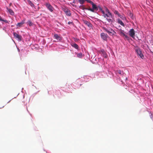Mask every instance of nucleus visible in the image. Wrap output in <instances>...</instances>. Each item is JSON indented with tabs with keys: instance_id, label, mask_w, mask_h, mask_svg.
I'll return each instance as SVG.
<instances>
[{
	"instance_id": "nucleus-1",
	"label": "nucleus",
	"mask_w": 153,
	"mask_h": 153,
	"mask_svg": "<svg viewBox=\"0 0 153 153\" xmlns=\"http://www.w3.org/2000/svg\"><path fill=\"white\" fill-rule=\"evenodd\" d=\"M104 29L110 35H115L116 34V32L115 31H114L112 29L110 28H104Z\"/></svg>"
},
{
	"instance_id": "nucleus-2",
	"label": "nucleus",
	"mask_w": 153,
	"mask_h": 153,
	"mask_svg": "<svg viewBox=\"0 0 153 153\" xmlns=\"http://www.w3.org/2000/svg\"><path fill=\"white\" fill-rule=\"evenodd\" d=\"M135 51L138 55L142 59H143L144 57V56L142 53L140 49V48H138L135 49Z\"/></svg>"
},
{
	"instance_id": "nucleus-3",
	"label": "nucleus",
	"mask_w": 153,
	"mask_h": 153,
	"mask_svg": "<svg viewBox=\"0 0 153 153\" xmlns=\"http://www.w3.org/2000/svg\"><path fill=\"white\" fill-rule=\"evenodd\" d=\"M13 34L14 37L16 38L19 41H21L22 39V36H21L19 35L16 32H14Z\"/></svg>"
},
{
	"instance_id": "nucleus-4",
	"label": "nucleus",
	"mask_w": 153,
	"mask_h": 153,
	"mask_svg": "<svg viewBox=\"0 0 153 153\" xmlns=\"http://www.w3.org/2000/svg\"><path fill=\"white\" fill-rule=\"evenodd\" d=\"M129 34L130 36L132 38L134 37L135 36V31L133 29H131L129 32Z\"/></svg>"
},
{
	"instance_id": "nucleus-5",
	"label": "nucleus",
	"mask_w": 153,
	"mask_h": 153,
	"mask_svg": "<svg viewBox=\"0 0 153 153\" xmlns=\"http://www.w3.org/2000/svg\"><path fill=\"white\" fill-rule=\"evenodd\" d=\"M45 6L51 12L53 11V7L49 3H47L45 4Z\"/></svg>"
},
{
	"instance_id": "nucleus-6",
	"label": "nucleus",
	"mask_w": 153,
	"mask_h": 153,
	"mask_svg": "<svg viewBox=\"0 0 153 153\" xmlns=\"http://www.w3.org/2000/svg\"><path fill=\"white\" fill-rule=\"evenodd\" d=\"M101 37L104 40H106L107 39L108 35L107 34L102 33L101 34Z\"/></svg>"
},
{
	"instance_id": "nucleus-7",
	"label": "nucleus",
	"mask_w": 153,
	"mask_h": 153,
	"mask_svg": "<svg viewBox=\"0 0 153 153\" xmlns=\"http://www.w3.org/2000/svg\"><path fill=\"white\" fill-rule=\"evenodd\" d=\"M105 9L106 13H107V14H108V16H109V18L112 17V14L110 12L109 10L106 7H105Z\"/></svg>"
},
{
	"instance_id": "nucleus-8",
	"label": "nucleus",
	"mask_w": 153,
	"mask_h": 153,
	"mask_svg": "<svg viewBox=\"0 0 153 153\" xmlns=\"http://www.w3.org/2000/svg\"><path fill=\"white\" fill-rule=\"evenodd\" d=\"M92 9L94 11L95 10H98V7H97V5L93 3L92 4Z\"/></svg>"
},
{
	"instance_id": "nucleus-9",
	"label": "nucleus",
	"mask_w": 153,
	"mask_h": 153,
	"mask_svg": "<svg viewBox=\"0 0 153 153\" xmlns=\"http://www.w3.org/2000/svg\"><path fill=\"white\" fill-rule=\"evenodd\" d=\"M84 23L87 25L89 27H92V25L89 22L87 21H84Z\"/></svg>"
},
{
	"instance_id": "nucleus-10",
	"label": "nucleus",
	"mask_w": 153,
	"mask_h": 153,
	"mask_svg": "<svg viewBox=\"0 0 153 153\" xmlns=\"http://www.w3.org/2000/svg\"><path fill=\"white\" fill-rule=\"evenodd\" d=\"M25 21H22L21 22L18 23L16 25L20 27H21L22 26V25H23Z\"/></svg>"
},
{
	"instance_id": "nucleus-11",
	"label": "nucleus",
	"mask_w": 153,
	"mask_h": 153,
	"mask_svg": "<svg viewBox=\"0 0 153 153\" xmlns=\"http://www.w3.org/2000/svg\"><path fill=\"white\" fill-rule=\"evenodd\" d=\"M6 9L7 10V11L9 13L10 15H13L14 14V13L12 10L9 8L8 7H7Z\"/></svg>"
},
{
	"instance_id": "nucleus-12",
	"label": "nucleus",
	"mask_w": 153,
	"mask_h": 153,
	"mask_svg": "<svg viewBox=\"0 0 153 153\" xmlns=\"http://www.w3.org/2000/svg\"><path fill=\"white\" fill-rule=\"evenodd\" d=\"M102 13L103 14L102 16L104 18H109V16H108V14L107 13H105L104 11L103 10H102L101 11Z\"/></svg>"
},
{
	"instance_id": "nucleus-13",
	"label": "nucleus",
	"mask_w": 153,
	"mask_h": 153,
	"mask_svg": "<svg viewBox=\"0 0 153 153\" xmlns=\"http://www.w3.org/2000/svg\"><path fill=\"white\" fill-rule=\"evenodd\" d=\"M117 22L119 24H120L121 25L123 26H125L124 24L122 22V21L121 20H120V19H117Z\"/></svg>"
},
{
	"instance_id": "nucleus-14",
	"label": "nucleus",
	"mask_w": 153,
	"mask_h": 153,
	"mask_svg": "<svg viewBox=\"0 0 153 153\" xmlns=\"http://www.w3.org/2000/svg\"><path fill=\"white\" fill-rule=\"evenodd\" d=\"M120 33L121 35L125 36L126 38L127 39L128 38V36H127L126 35L125 33H124L123 31H121L120 32Z\"/></svg>"
},
{
	"instance_id": "nucleus-15",
	"label": "nucleus",
	"mask_w": 153,
	"mask_h": 153,
	"mask_svg": "<svg viewBox=\"0 0 153 153\" xmlns=\"http://www.w3.org/2000/svg\"><path fill=\"white\" fill-rule=\"evenodd\" d=\"M71 45L76 49H78L79 47L78 45L75 43H72Z\"/></svg>"
},
{
	"instance_id": "nucleus-16",
	"label": "nucleus",
	"mask_w": 153,
	"mask_h": 153,
	"mask_svg": "<svg viewBox=\"0 0 153 153\" xmlns=\"http://www.w3.org/2000/svg\"><path fill=\"white\" fill-rule=\"evenodd\" d=\"M82 9H83V10H84V9L87 10H88L90 11H91L92 12H94V11L93 10V9H92V8H91L90 7H89V8H84V7H83V8H82Z\"/></svg>"
},
{
	"instance_id": "nucleus-17",
	"label": "nucleus",
	"mask_w": 153,
	"mask_h": 153,
	"mask_svg": "<svg viewBox=\"0 0 153 153\" xmlns=\"http://www.w3.org/2000/svg\"><path fill=\"white\" fill-rule=\"evenodd\" d=\"M27 2L29 4H30L32 7H34V5L33 3L30 0H28Z\"/></svg>"
},
{
	"instance_id": "nucleus-18",
	"label": "nucleus",
	"mask_w": 153,
	"mask_h": 153,
	"mask_svg": "<svg viewBox=\"0 0 153 153\" xmlns=\"http://www.w3.org/2000/svg\"><path fill=\"white\" fill-rule=\"evenodd\" d=\"M123 20H124L126 19V18L123 15H121L120 14L118 16Z\"/></svg>"
},
{
	"instance_id": "nucleus-19",
	"label": "nucleus",
	"mask_w": 153,
	"mask_h": 153,
	"mask_svg": "<svg viewBox=\"0 0 153 153\" xmlns=\"http://www.w3.org/2000/svg\"><path fill=\"white\" fill-rule=\"evenodd\" d=\"M27 23L30 26H32L33 24V22L30 20L28 21Z\"/></svg>"
},
{
	"instance_id": "nucleus-20",
	"label": "nucleus",
	"mask_w": 153,
	"mask_h": 153,
	"mask_svg": "<svg viewBox=\"0 0 153 153\" xmlns=\"http://www.w3.org/2000/svg\"><path fill=\"white\" fill-rule=\"evenodd\" d=\"M59 41L62 42L63 41V40L61 37L58 36V42H59Z\"/></svg>"
},
{
	"instance_id": "nucleus-21",
	"label": "nucleus",
	"mask_w": 153,
	"mask_h": 153,
	"mask_svg": "<svg viewBox=\"0 0 153 153\" xmlns=\"http://www.w3.org/2000/svg\"><path fill=\"white\" fill-rule=\"evenodd\" d=\"M86 0H78V2L81 4H83Z\"/></svg>"
},
{
	"instance_id": "nucleus-22",
	"label": "nucleus",
	"mask_w": 153,
	"mask_h": 153,
	"mask_svg": "<svg viewBox=\"0 0 153 153\" xmlns=\"http://www.w3.org/2000/svg\"><path fill=\"white\" fill-rule=\"evenodd\" d=\"M82 55L81 53H79L77 54V56L79 58H82Z\"/></svg>"
},
{
	"instance_id": "nucleus-23",
	"label": "nucleus",
	"mask_w": 153,
	"mask_h": 153,
	"mask_svg": "<svg viewBox=\"0 0 153 153\" xmlns=\"http://www.w3.org/2000/svg\"><path fill=\"white\" fill-rule=\"evenodd\" d=\"M65 14L67 16H71V13H70V10L69 11L67 12V13H66Z\"/></svg>"
},
{
	"instance_id": "nucleus-24",
	"label": "nucleus",
	"mask_w": 153,
	"mask_h": 153,
	"mask_svg": "<svg viewBox=\"0 0 153 153\" xmlns=\"http://www.w3.org/2000/svg\"><path fill=\"white\" fill-rule=\"evenodd\" d=\"M0 21H3V22H5L6 23H8L7 21L6 20H4L2 19V18L0 16Z\"/></svg>"
},
{
	"instance_id": "nucleus-25",
	"label": "nucleus",
	"mask_w": 153,
	"mask_h": 153,
	"mask_svg": "<svg viewBox=\"0 0 153 153\" xmlns=\"http://www.w3.org/2000/svg\"><path fill=\"white\" fill-rule=\"evenodd\" d=\"M114 13L116 14V15H118V16L120 14L119 13V12H118V11H117V10H114Z\"/></svg>"
},
{
	"instance_id": "nucleus-26",
	"label": "nucleus",
	"mask_w": 153,
	"mask_h": 153,
	"mask_svg": "<svg viewBox=\"0 0 153 153\" xmlns=\"http://www.w3.org/2000/svg\"><path fill=\"white\" fill-rule=\"evenodd\" d=\"M116 72L117 73H118L120 74V75H122V73L123 72H122L120 70H117L116 71Z\"/></svg>"
},
{
	"instance_id": "nucleus-27",
	"label": "nucleus",
	"mask_w": 153,
	"mask_h": 153,
	"mask_svg": "<svg viewBox=\"0 0 153 153\" xmlns=\"http://www.w3.org/2000/svg\"><path fill=\"white\" fill-rule=\"evenodd\" d=\"M102 54H103L104 55V56L105 57V58H106L107 57V55L106 54V53L104 52V51H103L102 52Z\"/></svg>"
},
{
	"instance_id": "nucleus-28",
	"label": "nucleus",
	"mask_w": 153,
	"mask_h": 153,
	"mask_svg": "<svg viewBox=\"0 0 153 153\" xmlns=\"http://www.w3.org/2000/svg\"><path fill=\"white\" fill-rule=\"evenodd\" d=\"M85 1H87L89 3L91 4H92L93 3L92 1L90 0H86Z\"/></svg>"
},
{
	"instance_id": "nucleus-29",
	"label": "nucleus",
	"mask_w": 153,
	"mask_h": 153,
	"mask_svg": "<svg viewBox=\"0 0 153 153\" xmlns=\"http://www.w3.org/2000/svg\"><path fill=\"white\" fill-rule=\"evenodd\" d=\"M69 10L68 9H67V8H65L64 10V11L65 12V13H67V12L69 11Z\"/></svg>"
},
{
	"instance_id": "nucleus-30",
	"label": "nucleus",
	"mask_w": 153,
	"mask_h": 153,
	"mask_svg": "<svg viewBox=\"0 0 153 153\" xmlns=\"http://www.w3.org/2000/svg\"><path fill=\"white\" fill-rule=\"evenodd\" d=\"M107 20L109 22H112V20L110 19L107 18Z\"/></svg>"
},
{
	"instance_id": "nucleus-31",
	"label": "nucleus",
	"mask_w": 153,
	"mask_h": 153,
	"mask_svg": "<svg viewBox=\"0 0 153 153\" xmlns=\"http://www.w3.org/2000/svg\"><path fill=\"white\" fill-rule=\"evenodd\" d=\"M130 16H131V18H132V19H133V14L131 13H130Z\"/></svg>"
},
{
	"instance_id": "nucleus-32",
	"label": "nucleus",
	"mask_w": 153,
	"mask_h": 153,
	"mask_svg": "<svg viewBox=\"0 0 153 153\" xmlns=\"http://www.w3.org/2000/svg\"><path fill=\"white\" fill-rule=\"evenodd\" d=\"M98 7V10H99L100 11H101L102 10V8L100 7Z\"/></svg>"
},
{
	"instance_id": "nucleus-33",
	"label": "nucleus",
	"mask_w": 153,
	"mask_h": 153,
	"mask_svg": "<svg viewBox=\"0 0 153 153\" xmlns=\"http://www.w3.org/2000/svg\"><path fill=\"white\" fill-rule=\"evenodd\" d=\"M72 23H73L72 22H68V24H69V25H70V24H72Z\"/></svg>"
},
{
	"instance_id": "nucleus-34",
	"label": "nucleus",
	"mask_w": 153,
	"mask_h": 153,
	"mask_svg": "<svg viewBox=\"0 0 153 153\" xmlns=\"http://www.w3.org/2000/svg\"><path fill=\"white\" fill-rule=\"evenodd\" d=\"M54 36L56 39H57V34H56Z\"/></svg>"
},
{
	"instance_id": "nucleus-35",
	"label": "nucleus",
	"mask_w": 153,
	"mask_h": 153,
	"mask_svg": "<svg viewBox=\"0 0 153 153\" xmlns=\"http://www.w3.org/2000/svg\"><path fill=\"white\" fill-rule=\"evenodd\" d=\"M73 3H75V1H73Z\"/></svg>"
},
{
	"instance_id": "nucleus-36",
	"label": "nucleus",
	"mask_w": 153,
	"mask_h": 153,
	"mask_svg": "<svg viewBox=\"0 0 153 153\" xmlns=\"http://www.w3.org/2000/svg\"><path fill=\"white\" fill-rule=\"evenodd\" d=\"M37 1H39V0H37Z\"/></svg>"
}]
</instances>
